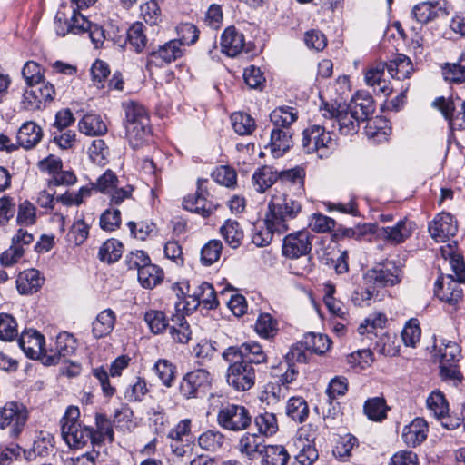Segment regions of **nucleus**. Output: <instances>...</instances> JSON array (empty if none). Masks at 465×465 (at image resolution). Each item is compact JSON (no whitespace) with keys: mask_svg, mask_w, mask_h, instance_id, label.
I'll return each instance as SVG.
<instances>
[{"mask_svg":"<svg viewBox=\"0 0 465 465\" xmlns=\"http://www.w3.org/2000/svg\"><path fill=\"white\" fill-rule=\"evenodd\" d=\"M174 291L177 295L174 306L179 321L183 318L184 314H189L200 304H203L207 309H213L218 304L214 289L208 282L201 283L192 294L188 282L177 283Z\"/></svg>","mask_w":465,"mask_h":465,"instance_id":"1","label":"nucleus"},{"mask_svg":"<svg viewBox=\"0 0 465 465\" xmlns=\"http://www.w3.org/2000/svg\"><path fill=\"white\" fill-rule=\"evenodd\" d=\"M301 210L300 203L275 189L264 217L272 226L286 232L289 230V222L295 219Z\"/></svg>","mask_w":465,"mask_h":465,"instance_id":"2","label":"nucleus"},{"mask_svg":"<svg viewBox=\"0 0 465 465\" xmlns=\"http://www.w3.org/2000/svg\"><path fill=\"white\" fill-rule=\"evenodd\" d=\"M80 411L76 406H69L61 419V434L70 448L79 449L89 440L96 443V436L91 428L79 420Z\"/></svg>","mask_w":465,"mask_h":465,"instance_id":"3","label":"nucleus"},{"mask_svg":"<svg viewBox=\"0 0 465 465\" xmlns=\"http://www.w3.org/2000/svg\"><path fill=\"white\" fill-rule=\"evenodd\" d=\"M302 146L306 153H316L319 158H326L334 148V141L325 126L314 124L303 131Z\"/></svg>","mask_w":465,"mask_h":465,"instance_id":"4","label":"nucleus"},{"mask_svg":"<svg viewBox=\"0 0 465 465\" xmlns=\"http://www.w3.org/2000/svg\"><path fill=\"white\" fill-rule=\"evenodd\" d=\"M252 421L248 409L242 405L226 404L217 413V423L224 430L240 431L245 430Z\"/></svg>","mask_w":465,"mask_h":465,"instance_id":"5","label":"nucleus"},{"mask_svg":"<svg viewBox=\"0 0 465 465\" xmlns=\"http://www.w3.org/2000/svg\"><path fill=\"white\" fill-rule=\"evenodd\" d=\"M212 383L210 372L198 369L186 373L180 382V392L185 399L201 398L209 390Z\"/></svg>","mask_w":465,"mask_h":465,"instance_id":"6","label":"nucleus"},{"mask_svg":"<svg viewBox=\"0 0 465 465\" xmlns=\"http://www.w3.org/2000/svg\"><path fill=\"white\" fill-rule=\"evenodd\" d=\"M460 354L459 345L450 341L442 340L439 345L440 376L444 380L460 381L457 362Z\"/></svg>","mask_w":465,"mask_h":465,"instance_id":"7","label":"nucleus"},{"mask_svg":"<svg viewBox=\"0 0 465 465\" xmlns=\"http://www.w3.org/2000/svg\"><path fill=\"white\" fill-rule=\"evenodd\" d=\"M227 370V383L235 391H245L255 383V371L250 362L234 359Z\"/></svg>","mask_w":465,"mask_h":465,"instance_id":"8","label":"nucleus"},{"mask_svg":"<svg viewBox=\"0 0 465 465\" xmlns=\"http://www.w3.org/2000/svg\"><path fill=\"white\" fill-rule=\"evenodd\" d=\"M27 410L19 402L8 401L0 408V429H10V434L18 436L27 420Z\"/></svg>","mask_w":465,"mask_h":465,"instance_id":"9","label":"nucleus"},{"mask_svg":"<svg viewBox=\"0 0 465 465\" xmlns=\"http://www.w3.org/2000/svg\"><path fill=\"white\" fill-rule=\"evenodd\" d=\"M401 276V268L394 262L386 261L368 270L364 274V280L374 287H386L399 283Z\"/></svg>","mask_w":465,"mask_h":465,"instance_id":"10","label":"nucleus"},{"mask_svg":"<svg viewBox=\"0 0 465 465\" xmlns=\"http://www.w3.org/2000/svg\"><path fill=\"white\" fill-rule=\"evenodd\" d=\"M207 181H198L197 191L193 195H188L183 200V207L203 217L210 216L219 206L213 196L208 193L205 183Z\"/></svg>","mask_w":465,"mask_h":465,"instance_id":"11","label":"nucleus"},{"mask_svg":"<svg viewBox=\"0 0 465 465\" xmlns=\"http://www.w3.org/2000/svg\"><path fill=\"white\" fill-rule=\"evenodd\" d=\"M54 95L55 90L51 83L33 84L24 92L22 104L29 111L40 110L51 102Z\"/></svg>","mask_w":465,"mask_h":465,"instance_id":"12","label":"nucleus"},{"mask_svg":"<svg viewBox=\"0 0 465 465\" xmlns=\"http://www.w3.org/2000/svg\"><path fill=\"white\" fill-rule=\"evenodd\" d=\"M223 356L228 361L238 359L239 361H248L250 364H260L267 361L266 353L261 344L253 341H246L240 346L229 347L223 353Z\"/></svg>","mask_w":465,"mask_h":465,"instance_id":"13","label":"nucleus"},{"mask_svg":"<svg viewBox=\"0 0 465 465\" xmlns=\"http://www.w3.org/2000/svg\"><path fill=\"white\" fill-rule=\"evenodd\" d=\"M312 236L306 230L286 235L283 239L282 252L288 259H298L312 250Z\"/></svg>","mask_w":465,"mask_h":465,"instance_id":"14","label":"nucleus"},{"mask_svg":"<svg viewBox=\"0 0 465 465\" xmlns=\"http://www.w3.org/2000/svg\"><path fill=\"white\" fill-rule=\"evenodd\" d=\"M416 229V224L404 218L397 222L393 226L378 228L377 237L391 244L398 245L409 239Z\"/></svg>","mask_w":465,"mask_h":465,"instance_id":"15","label":"nucleus"},{"mask_svg":"<svg viewBox=\"0 0 465 465\" xmlns=\"http://www.w3.org/2000/svg\"><path fill=\"white\" fill-rule=\"evenodd\" d=\"M330 119L334 120L339 132L343 135H351L358 132L359 124L362 122L347 105L339 104L336 108H326Z\"/></svg>","mask_w":465,"mask_h":465,"instance_id":"16","label":"nucleus"},{"mask_svg":"<svg viewBox=\"0 0 465 465\" xmlns=\"http://www.w3.org/2000/svg\"><path fill=\"white\" fill-rule=\"evenodd\" d=\"M183 54L182 44L177 39L171 40L161 45L156 51L150 53L147 68L162 67L180 58Z\"/></svg>","mask_w":465,"mask_h":465,"instance_id":"17","label":"nucleus"},{"mask_svg":"<svg viewBox=\"0 0 465 465\" xmlns=\"http://www.w3.org/2000/svg\"><path fill=\"white\" fill-rule=\"evenodd\" d=\"M458 231L457 222L449 213H440L429 224L430 236L439 242H444L453 237Z\"/></svg>","mask_w":465,"mask_h":465,"instance_id":"18","label":"nucleus"},{"mask_svg":"<svg viewBox=\"0 0 465 465\" xmlns=\"http://www.w3.org/2000/svg\"><path fill=\"white\" fill-rule=\"evenodd\" d=\"M19 346L31 359L47 356V351L45 349V337L35 330L24 331L19 339Z\"/></svg>","mask_w":465,"mask_h":465,"instance_id":"19","label":"nucleus"},{"mask_svg":"<svg viewBox=\"0 0 465 465\" xmlns=\"http://www.w3.org/2000/svg\"><path fill=\"white\" fill-rule=\"evenodd\" d=\"M435 295L449 304H456L462 299L463 291L452 275L441 276L435 282Z\"/></svg>","mask_w":465,"mask_h":465,"instance_id":"20","label":"nucleus"},{"mask_svg":"<svg viewBox=\"0 0 465 465\" xmlns=\"http://www.w3.org/2000/svg\"><path fill=\"white\" fill-rule=\"evenodd\" d=\"M385 69L386 64L384 63H376L370 65L365 72L364 80L366 84L373 89L374 93L388 96L391 93L392 87L390 82L384 78Z\"/></svg>","mask_w":465,"mask_h":465,"instance_id":"21","label":"nucleus"},{"mask_svg":"<svg viewBox=\"0 0 465 465\" xmlns=\"http://www.w3.org/2000/svg\"><path fill=\"white\" fill-rule=\"evenodd\" d=\"M433 105L441 112L446 120L453 129H462L465 127V100L460 103L461 111L456 114L455 104L451 100H447L443 97L437 98L433 102Z\"/></svg>","mask_w":465,"mask_h":465,"instance_id":"22","label":"nucleus"},{"mask_svg":"<svg viewBox=\"0 0 465 465\" xmlns=\"http://www.w3.org/2000/svg\"><path fill=\"white\" fill-rule=\"evenodd\" d=\"M245 45L244 35L234 26L227 27L221 36L222 51L230 57L238 55Z\"/></svg>","mask_w":465,"mask_h":465,"instance_id":"23","label":"nucleus"},{"mask_svg":"<svg viewBox=\"0 0 465 465\" xmlns=\"http://www.w3.org/2000/svg\"><path fill=\"white\" fill-rule=\"evenodd\" d=\"M401 436L404 443L409 447L419 446L428 436L426 420L422 418H415L411 423L403 427Z\"/></svg>","mask_w":465,"mask_h":465,"instance_id":"24","label":"nucleus"},{"mask_svg":"<svg viewBox=\"0 0 465 465\" xmlns=\"http://www.w3.org/2000/svg\"><path fill=\"white\" fill-rule=\"evenodd\" d=\"M265 447L263 437L256 433H244L237 446L239 452L249 460H254Z\"/></svg>","mask_w":465,"mask_h":465,"instance_id":"25","label":"nucleus"},{"mask_svg":"<svg viewBox=\"0 0 465 465\" xmlns=\"http://www.w3.org/2000/svg\"><path fill=\"white\" fill-rule=\"evenodd\" d=\"M76 340L73 334L63 331L56 336L54 349L51 351H54V354L47 356V364H55L59 358L68 357L74 353L76 350Z\"/></svg>","mask_w":465,"mask_h":465,"instance_id":"26","label":"nucleus"},{"mask_svg":"<svg viewBox=\"0 0 465 465\" xmlns=\"http://www.w3.org/2000/svg\"><path fill=\"white\" fill-rule=\"evenodd\" d=\"M43 137L42 128L33 121L24 123L17 132V143L29 150L38 144Z\"/></svg>","mask_w":465,"mask_h":465,"instance_id":"27","label":"nucleus"},{"mask_svg":"<svg viewBox=\"0 0 465 465\" xmlns=\"http://www.w3.org/2000/svg\"><path fill=\"white\" fill-rule=\"evenodd\" d=\"M290 129L273 128L271 132L270 150L274 158L282 157L292 146Z\"/></svg>","mask_w":465,"mask_h":465,"instance_id":"28","label":"nucleus"},{"mask_svg":"<svg viewBox=\"0 0 465 465\" xmlns=\"http://www.w3.org/2000/svg\"><path fill=\"white\" fill-rule=\"evenodd\" d=\"M295 446L299 450L295 455L296 461L301 465H312L319 457L318 450L312 441L303 438V431H299L295 440Z\"/></svg>","mask_w":465,"mask_h":465,"instance_id":"29","label":"nucleus"},{"mask_svg":"<svg viewBox=\"0 0 465 465\" xmlns=\"http://www.w3.org/2000/svg\"><path fill=\"white\" fill-rule=\"evenodd\" d=\"M116 315L111 309L100 312L92 323V332L94 338L100 339L109 335L115 325Z\"/></svg>","mask_w":465,"mask_h":465,"instance_id":"30","label":"nucleus"},{"mask_svg":"<svg viewBox=\"0 0 465 465\" xmlns=\"http://www.w3.org/2000/svg\"><path fill=\"white\" fill-rule=\"evenodd\" d=\"M125 135L133 148L141 146L151 134L150 119L124 124Z\"/></svg>","mask_w":465,"mask_h":465,"instance_id":"31","label":"nucleus"},{"mask_svg":"<svg viewBox=\"0 0 465 465\" xmlns=\"http://www.w3.org/2000/svg\"><path fill=\"white\" fill-rule=\"evenodd\" d=\"M44 282L39 271L35 269L25 270L19 273L16 280V287L21 294L36 292Z\"/></svg>","mask_w":465,"mask_h":465,"instance_id":"32","label":"nucleus"},{"mask_svg":"<svg viewBox=\"0 0 465 465\" xmlns=\"http://www.w3.org/2000/svg\"><path fill=\"white\" fill-rule=\"evenodd\" d=\"M191 432V420L184 419L178 422V424L173 428L168 437L172 440L171 448L177 456H183L185 453L184 446H180V443L188 441V437Z\"/></svg>","mask_w":465,"mask_h":465,"instance_id":"33","label":"nucleus"},{"mask_svg":"<svg viewBox=\"0 0 465 465\" xmlns=\"http://www.w3.org/2000/svg\"><path fill=\"white\" fill-rule=\"evenodd\" d=\"M279 173L270 166L258 168L252 174V183L257 193H262L278 182Z\"/></svg>","mask_w":465,"mask_h":465,"instance_id":"34","label":"nucleus"},{"mask_svg":"<svg viewBox=\"0 0 465 465\" xmlns=\"http://www.w3.org/2000/svg\"><path fill=\"white\" fill-rule=\"evenodd\" d=\"M386 68L392 78L404 80L409 78L413 71L411 59L404 54H397L386 64Z\"/></svg>","mask_w":465,"mask_h":465,"instance_id":"35","label":"nucleus"},{"mask_svg":"<svg viewBox=\"0 0 465 465\" xmlns=\"http://www.w3.org/2000/svg\"><path fill=\"white\" fill-rule=\"evenodd\" d=\"M79 131L89 136L103 135L107 132V125L102 117L95 114H86L78 123Z\"/></svg>","mask_w":465,"mask_h":465,"instance_id":"36","label":"nucleus"},{"mask_svg":"<svg viewBox=\"0 0 465 465\" xmlns=\"http://www.w3.org/2000/svg\"><path fill=\"white\" fill-rule=\"evenodd\" d=\"M347 106L362 122L366 121L374 112L373 99L369 94H357Z\"/></svg>","mask_w":465,"mask_h":465,"instance_id":"37","label":"nucleus"},{"mask_svg":"<svg viewBox=\"0 0 465 465\" xmlns=\"http://www.w3.org/2000/svg\"><path fill=\"white\" fill-rule=\"evenodd\" d=\"M220 232L225 242L232 249L238 248L243 240L244 232L237 221L228 219L221 226Z\"/></svg>","mask_w":465,"mask_h":465,"instance_id":"38","label":"nucleus"},{"mask_svg":"<svg viewBox=\"0 0 465 465\" xmlns=\"http://www.w3.org/2000/svg\"><path fill=\"white\" fill-rule=\"evenodd\" d=\"M331 340L325 334L310 332L304 335L301 346L305 350L322 355L328 351Z\"/></svg>","mask_w":465,"mask_h":465,"instance_id":"39","label":"nucleus"},{"mask_svg":"<svg viewBox=\"0 0 465 465\" xmlns=\"http://www.w3.org/2000/svg\"><path fill=\"white\" fill-rule=\"evenodd\" d=\"M261 465H287L290 454L282 445H268L265 447Z\"/></svg>","mask_w":465,"mask_h":465,"instance_id":"40","label":"nucleus"},{"mask_svg":"<svg viewBox=\"0 0 465 465\" xmlns=\"http://www.w3.org/2000/svg\"><path fill=\"white\" fill-rule=\"evenodd\" d=\"M298 113L293 107L280 106L270 114V119L275 128L290 129L298 117Z\"/></svg>","mask_w":465,"mask_h":465,"instance_id":"41","label":"nucleus"},{"mask_svg":"<svg viewBox=\"0 0 465 465\" xmlns=\"http://www.w3.org/2000/svg\"><path fill=\"white\" fill-rule=\"evenodd\" d=\"M288 394V388L279 382H268L261 392L260 400L267 405H275Z\"/></svg>","mask_w":465,"mask_h":465,"instance_id":"42","label":"nucleus"},{"mask_svg":"<svg viewBox=\"0 0 465 465\" xmlns=\"http://www.w3.org/2000/svg\"><path fill=\"white\" fill-rule=\"evenodd\" d=\"M364 413L374 421H381L387 416L388 406L382 397L368 399L363 406Z\"/></svg>","mask_w":465,"mask_h":465,"instance_id":"43","label":"nucleus"},{"mask_svg":"<svg viewBox=\"0 0 465 465\" xmlns=\"http://www.w3.org/2000/svg\"><path fill=\"white\" fill-rule=\"evenodd\" d=\"M140 284L146 289H153L159 284L163 277V271L156 265L150 263L137 272Z\"/></svg>","mask_w":465,"mask_h":465,"instance_id":"44","label":"nucleus"},{"mask_svg":"<svg viewBox=\"0 0 465 465\" xmlns=\"http://www.w3.org/2000/svg\"><path fill=\"white\" fill-rule=\"evenodd\" d=\"M263 224L264 226L262 227H255L252 237V242L258 247L269 245L275 233L280 235L285 232L283 230H278V228L272 226L266 221L265 217L263 219Z\"/></svg>","mask_w":465,"mask_h":465,"instance_id":"45","label":"nucleus"},{"mask_svg":"<svg viewBox=\"0 0 465 465\" xmlns=\"http://www.w3.org/2000/svg\"><path fill=\"white\" fill-rule=\"evenodd\" d=\"M442 75L449 83L460 84L465 81V54L458 62L447 63L442 66Z\"/></svg>","mask_w":465,"mask_h":465,"instance_id":"46","label":"nucleus"},{"mask_svg":"<svg viewBox=\"0 0 465 465\" xmlns=\"http://www.w3.org/2000/svg\"><path fill=\"white\" fill-rule=\"evenodd\" d=\"M88 235L89 225L84 219H78L70 227L65 239L69 246L75 247L82 245L88 238Z\"/></svg>","mask_w":465,"mask_h":465,"instance_id":"47","label":"nucleus"},{"mask_svg":"<svg viewBox=\"0 0 465 465\" xmlns=\"http://www.w3.org/2000/svg\"><path fill=\"white\" fill-rule=\"evenodd\" d=\"M288 417L298 422H303L309 414V408L302 397H292L286 405Z\"/></svg>","mask_w":465,"mask_h":465,"instance_id":"48","label":"nucleus"},{"mask_svg":"<svg viewBox=\"0 0 465 465\" xmlns=\"http://www.w3.org/2000/svg\"><path fill=\"white\" fill-rule=\"evenodd\" d=\"M441 253L445 259H450V264L456 277L455 281L460 284L465 282V263L462 257L453 252L450 245L441 247Z\"/></svg>","mask_w":465,"mask_h":465,"instance_id":"49","label":"nucleus"},{"mask_svg":"<svg viewBox=\"0 0 465 465\" xmlns=\"http://www.w3.org/2000/svg\"><path fill=\"white\" fill-rule=\"evenodd\" d=\"M255 331L263 339L273 338L278 331V322L271 314L262 313L255 322Z\"/></svg>","mask_w":465,"mask_h":465,"instance_id":"50","label":"nucleus"},{"mask_svg":"<svg viewBox=\"0 0 465 465\" xmlns=\"http://www.w3.org/2000/svg\"><path fill=\"white\" fill-rule=\"evenodd\" d=\"M123 254V244L115 239L107 240L99 249V258L108 263L118 261Z\"/></svg>","mask_w":465,"mask_h":465,"instance_id":"51","label":"nucleus"},{"mask_svg":"<svg viewBox=\"0 0 465 465\" xmlns=\"http://www.w3.org/2000/svg\"><path fill=\"white\" fill-rule=\"evenodd\" d=\"M231 122L233 130L240 135H249L255 129V121L248 114L233 113L231 115Z\"/></svg>","mask_w":465,"mask_h":465,"instance_id":"52","label":"nucleus"},{"mask_svg":"<svg viewBox=\"0 0 465 465\" xmlns=\"http://www.w3.org/2000/svg\"><path fill=\"white\" fill-rule=\"evenodd\" d=\"M254 425L258 429L259 434L262 437L272 436L278 430L276 416L271 412L257 415L254 419Z\"/></svg>","mask_w":465,"mask_h":465,"instance_id":"53","label":"nucleus"},{"mask_svg":"<svg viewBox=\"0 0 465 465\" xmlns=\"http://www.w3.org/2000/svg\"><path fill=\"white\" fill-rule=\"evenodd\" d=\"M149 390L144 378L136 376L124 391V399L131 402L142 401Z\"/></svg>","mask_w":465,"mask_h":465,"instance_id":"54","label":"nucleus"},{"mask_svg":"<svg viewBox=\"0 0 465 465\" xmlns=\"http://www.w3.org/2000/svg\"><path fill=\"white\" fill-rule=\"evenodd\" d=\"M124 111V124L149 119V114L144 106L139 103L130 101L123 104Z\"/></svg>","mask_w":465,"mask_h":465,"instance_id":"55","label":"nucleus"},{"mask_svg":"<svg viewBox=\"0 0 465 465\" xmlns=\"http://www.w3.org/2000/svg\"><path fill=\"white\" fill-rule=\"evenodd\" d=\"M107 454L101 452L100 450L93 449L91 451L86 452L75 458L66 459L64 465H100L106 461Z\"/></svg>","mask_w":465,"mask_h":465,"instance_id":"56","label":"nucleus"},{"mask_svg":"<svg viewBox=\"0 0 465 465\" xmlns=\"http://www.w3.org/2000/svg\"><path fill=\"white\" fill-rule=\"evenodd\" d=\"M427 407L438 418H444L449 412V404L440 391H432L427 399Z\"/></svg>","mask_w":465,"mask_h":465,"instance_id":"57","label":"nucleus"},{"mask_svg":"<svg viewBox=\"0 0 465 465\" xmlns=\"http://www.w3.org/2000/svg\"><path fill=\"white\" fill-rule=\"evenodd\" d=\"M224 442V436L222 432L214 430H209L200 435L198 439L199 446L208 451H216L222 448Z\"/></svg>","mask_w":465,"mask_h":465,"instance_id":"58","label":"nucleus"},{"mask_svg":"<svg viewBox=\"0 0 465 465\" xmlns=\"http://www.w3.org/2000/svg\"><path fill=\"white\" fill-rule=\"evenodd\" d=\"M18 336L16 320L8 313H0V340L12 341Z\"/></svg>","mask_w":465,"mask_h":465,"instance_id":"59","label":"nucleus"},{"mask_svg":"<svg viewBox=\"0 0 465 465\" xmlns=\"http://www.w3.org/2000/svg\"><path fill=\"white\" fill-rule=\"evenodd\" d=\"M140 15L150 25H157L163 20L161 9L155 0H150L143 3L140 5Z\"/></svg>","mask_w":465,"mask_h":465,"instance_id":"60","label":"nucleus"},{"mask_svg":"<svg viewBox=\"0 0 465 465\" xmlns=\"http://www.w3.org/2000/svg\"><path fill=\"white\" fill-rule=\"evenodd\" d=\"M421 331L417 319H411L406 322L401 331V339L405 346L416 347L420 342Z\"/></svg>","mask_w":465,"mask_h":465,"instance_id":"61","label":"nucleus"},{"mask_svg":"<svg viewBox=\"0 0 465 465\" xmlns=\"http://www.w3.org/2000/svg\"><path fill=\"white\" fill-rule=\"evenodd\" d=\"M142 23H134L127 31V39L129 44L138 53L142 52L146 45L147 37L143 31Z\"/></svg>","mask_w":465,"mask_h":465,"instance_id":"62","label":"nucleus"},{"mask_svg":"<svg viewBox=\"0 0 465 465\" xmlns=\"http://www.w3.org/2000/svg\"><path fill=\"white\" fill-rule=\"evenodd\" d=\"M223 244L219 240L209 241L201 250V262L204 265H211L217 262L221 256Z\"/></svg>","mask_w":465,"mask_h":465,"instance_id":"63","label":"nucleus"},{"mask_svg":"<svg viewBox=\"0 0 465 465\" xmlns=\"http://www.w3.org/2000/svg\"><path fill=\"white\" fill-rule=\"evenodd\" d=\"M357 445V438L351 434H346L337 441L333 449V455L341 460H346L351 456V450Z\"/></svg>","mask_w":465,"mask_h":465,"instance_id":"64","label":"nucleus"}]
</instances>
